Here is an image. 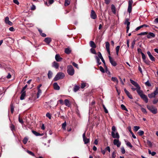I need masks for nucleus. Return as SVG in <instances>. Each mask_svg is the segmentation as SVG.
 Segmentation results:
<instances>
[{"label": "nucleus", "mask_w": 158, "mask_h": 158, "mask_svg": "<svg viewBox=\"0 0 158 158\" xmlns=\"http://www.w3.org/2000/svg\"><path fill=\"white\" fill-rule=\"evenodd\" d=\"M140 87L137 89V92L141 98L146 103H147L148 102V98L146 95L143 94V91L140 90Z\"/></svg>", "instance_id": "nucleus-1"}, {"label": "nucleus", "mask_w": 158, "mask_h": 158, "mask_svg": "<svg viewBox=\"0 0 158 158\" xmlns=\"http://www.w3.org/2000/svg\"><path fill=\"white\" fill-rule=\"evenodd\" d=\"M112 131L111 132V135L112 137L114 138L118 139L119 138V136L118 133L117 132L115 134L116 131V128L115 127L113 126L112 128Z\"/></svg>", "instance_id": "nucleus-2"}, {"label": "nucleus", "mask_w": 158, "mask_h": 158, "mask_svg": "<svg viewBox=\"0 0 158 158\" xmlns=\"http://www.w3.org/2000/svg\"><path fill=\"white\" fill-rule=\"evenodd\" d=\"M65 76L64 73L60 72L58 73L54 78V80L56 81L59 80L63 79Z\"/></svg>", "instance_id": "nucleus-3"}, {"label": "nucleus", "mask_w": 158, "mask_h": 158, "mask_svg": "<svg viewBox=\"0 0 158 158\" xmlns=\"http://www.w3.org/2000/svg\"><path fill=\"white\" fill-rule=\"evenodd\" d=\"M67 72L68 74L70 76L73 75L75 73L73 67L71 65H69L67 66Z\"/></svg>", "instance_id": "nucleus-4"}, {"label": "nucleus", "mask_w": 158, "mask_h": 158, "mask_svg": "<svg viewBox=\"0 0 158 158\" xmlns=\"http://www.w3.org/2000/svg\"><path fill=\"white\" fill-rule=\"evenodd\" d=\"M147 108L152 113L156 114L157 112L156 108L153 106H147Z\"/></svg>", "instance_id": "nucleus-5"}, {"label": "nucleus", "mask_w": 158, "mask_h": 158, "mask_svg": "<svg viewBox=\"0 0 158 158\" xmlns=\"http://www.w3.org/2000/svg\"><path fill=\"white\" fill-rule=\"evenodd\" d=\"M133 3L132 0H130L128 1V6L127 9L128 12L130 13L132 10V5Z\"/></svg>", "instance_id": "nucleus-6"}, {"label": "nucleus", "mask_w": 158, "mask_h": 158, "mask_svg": "<svg viewBox=\"0 0 158 158\" xmlns=\"http://www.w3.org/2000/svg\"><path fill=\"white\" fill-rule=\"evenodd\" d=\"M90 15V17L94 19H95L97 18V15H96L94 11L93 10H91Z\"/></svg>", "instance_id": "nucleus-7"}, {"label": "nucleus", "mask_w": 158, "mask_h": 158, "mask_svg": "<svg viewBox=\"0 0 158 158\" xmlns=\"http://www.w3.org/2000/svg\"><path fill=\"white\" fill-rule=\"evenodd\" d=\"M108 57L110 62L112 65L114 66H115L117 65V63L110 56H109Z\"/></svg>", "instance_id": "nucleus-8"}, {"label": "nucleus", "mask_w": 158, "mask_h": 158, "mask_svg": "<svg viewBox=\"0 0 158 158\" xmlns=\"http://www.w3.org/2000/svg\"><path fill=\"white\" fill-rule=\"evenodd\" d=\"M113 143L114 145H116L118 147H119L121 144V143L118 139H114L113 141Z\"/></svg>", "instance_id": "nucleus-9"}, {"label": "nucleus", "mask_w": 158, "mask_h": 158, "mask_svg": "<svg viewBox=\"0 0 158 158\" xmlns=\"http://www.w3.org/2000/svg\"><path fill=\"white\" fill-rule=\"evenodd\" d=\"M106 48L107 52L109 55H110V44L108 42L105 43Z\"/></svg>", "instance_id": "nucleus-10"}, {"label": "nucleus", "mask_w": 158, "mask_h": 158, "mask_svg": "<svg viewBox=\"0 0 158 158\" xmlns=\"http://www.w3.org/2000/svg\"><path fill=\"white\" fill-rule=\"evenodd\" d=\"M130 81L131 83L133 85L135 86L137 88V89L140 87L139 84L137 83V82H135V81L132 80V79H130Z\"/></svg>", "instance_id": "nucleus-11"}, {"label": "nucleus", "mask_w": 158, "mask_h": 158, "mask_svg": "<svg viewBox=\"0 0 158 158\" xmlns=\"http://www.w3.org/2000/svg\"><path fill=\"white\" fill-rule=\"evenodd\" d=\"M147 53L149 57L150 58V60L152 61H155V58L151 54V52L149 51H148L147 52Z\"/></svg>", "instance_id": "nucleus-12"}, {"label": "nucleus", "mask_w": 158, "mask_h": 158, "mask_svg": "<svg viewBox=\"0 0 158 158\" xmlns=\"http://www.w3.org/2000/svg\"><path fill=\"white\" fill-rule=\"evenodd\" d=\"M155 36V35L154 33L150 32L148 34L147 37L148 39H150L154 37Z\"/></svg>", "instance_id": "nucleus-13"}, {"label": "nucleus", "mask_w": 158, "mask_h": 158, "mask_svg": "<svg viewBox=\"0 0 158 158\" xmlns=\"http://www.w3.org/2000/svg\"><path fill=\"white\" fill-rule=\"evenodd\" d=\"M55 58L56 60L58 62L61 61L62 60V58L58 54H57L56 55Z\"/></svg>", "instance_id": "nucleus-14"}, {"label": "nucleus", "mask_w": 158, "mask_h": 158, "mask_svg": "<svg viewBox=\"0 0 158 158\" xmlns=\"http://www.w3.org/2000/svg\"><path fill=\"white\" fill-rule=\"evenodd\" d=\"M124 91L125 93L126 94V95L128 97V98L131 99H133V97L132 96L131 94L130 93L125 89V88L124 89Z\"/></svg>", "instance_id": "nucleus-15"}, {"label": "nucleus", "mask_w": 158, "mask_h": 158, "mask_svg": "<svg viewBox=\"0 0 158 158\" xmlns=\"http://www.w3.org/2000/svg\"><path fill=\"white\" fill-rule=\"evenodd\" d=\"M64 103L66 106L69 107L70 106V103L69 100L67 99H66L64 101Z\"/></svg>", "instance_id": "nucleus-16"}, {"label": "nucleus", "mask_w": 158, "mask_h": 158, "mask_svg": "<svg viewBox=\"0 0 158 158\" xmlns=\"http://www.w3.org/2000/svg\"><path fill=\"white\" fill-rule=\"evenodd\" d=\"M53 85L54 86V88L56 90H59L60 89V87L58 85L57 83L55 82L54 83Z\"/></svg>", "instance_id": "nucleus-17"}, {"label": "nucleus", "mask_w": 158, "mask_h": 158, "mask_svg": "<svg viewBox=\"0 0 158 158\" xmlns=\"http://www.w3.org/2000/svg\"><path fill=\"white\" fill-rule=\"evenodd\" d=\"M44 41L47 44H49L52 41V40L50 38L47 37L45 38Z\"/></svg>", "instance_id": "nucleus-18"}, {"label": "nucleus", "mask_w": 158, "mask_h": 158, "mask_svg": "<svg viewBox=\"0 0 158 158\" xmlns=\"http://www.w3.org/2000/svg\"><path fill=\"white\" fill-rule=\"evenodd\" d=\"M52 66L56 69H57L59 68V65L58 63L55 61H54L52 63Z\"/></svg>", "instance_id": "nucleus-19"}, {"label": "nucleus", "mask_w": 158, "mask_h": 158, "mask_svg": "<svg viewBox=\"0 0 158 158\" xmlns=\"http://www.w3.org/2000/svg\"><path fill=\"white\" fill-rule=\"evenodd\" d=\"M89 44L90 46L92 48H95L96 47V45L94 41H91L89 42Z\"/></svg>", "instance_id": "nucleus-20"}, {"label": "nucleus", "mask_w": 158, "mask_h": 158, "mask_svg": "<svg viewBox=\"0 0 158 158\" xmlns=\"http://www.w3.org/2000/svg\"><path fill=\"white\" fill-rule=\"evenodd\" d=\"M23 93L21 94L20 97V99L21 100H23L24 99L26 95V93L25 91H24L23 92H22Z\"/></svg>", "instance_id": "nucleus-21"}, {"label": "nucleus", "mask_w": 158, "mask_h": 158, "mask_svg": "<svg viewBox=\"0 0 158 158\" xmlns=\"http://www.w3.org/2000/svg\"><path fill=\"white\" fill-rule=\"evenodd\" d=\"M52 74L53 73L51 71L49 70L48 74V77L49 79H51L52 77Z\"/></svg>", "instance_id": "nucleus-22"}, {"label": "nucleus", "mask_w": 158, "mask_h": 158, "mask_svg": "<svg viewBox=\"0 0 158 158\" xmlns=\"http://www.w3.org/2000/svg\"><path fill=\"white\" fill-rule=\"evenodd\" d=\"M79 88L80 87L79 86L76 85L74 87L73 90L74 92H76L79 90Z\"/></svg>", "instance_id": "nucleus-23"}, {"label": "nucleus", "mask_w": 158, "mask_h": 158, "mask_svg": "<svg viewBox=\"0 0 158 158\" xmlns=\"http://www.w3.org/2000/svg\"><path fill=\"white\" fill-rule=\"evenodd\" d=\"M148 96L149 98H155L156 96L153 92L151 94H148Z\"/></svg>", "instance_id": "nucleus-24"}, {"label": "nucleus", "mask_w": 158, "mask_h": 158, "mask_svg": "<svg viewBox=\"0 0 158 158\" xmlns=\"http://www.w3.org/2000/svg\"><path fill=\"white\" fill-rule=\"evenodd\" d=\"M126 144L127 146L129 147L130 148H131L133 146L131 144V143L129 141H126Z\"/></svg>", "instance_id": "nucleus-25"}, {"label": "nucleus", "mask_w": 158, "mask_h": 158, "mask_svg": "<svg viewBox=\"0 0 158 158\" xmlns=\"http://www.w3.org/2000/svg\"><path fill=\"white\" fill-rule=\"evenodd\" d=\"M124 23L125 24H126L127 26L130 25V23L129 22V19L128 18L126 19Z\"/></svg>", "instance_id": "nucleus-26"}, {"label": "nucleus", "mask_w": 158, "mask_h": 158, "mask_svg": "<svg viewBox=\"0 0 158 158\" xmlns=\"http://www.w3.org/2000/svg\"><path fill=\"white\" fill-rule=\"evenodd\" d=\"M95 58L97 60V62L98 64V65H100L101 64V62H100V59L97 56H95Z\"/></svg>", "instance_id": "nucleus-27"}, {"label": "nucleus", "mask_w": 158, "mask_h": 158, "mask_svg": "<svg viewBox=\"0 0 158 158\" xmlns=\"http://www.w3.org/2000/svg\"><path fill=\"white\" fill-rule=\"evenodd\" d=\"M64 52L66 53L69 54L70 53L71 50L69 48H67L65 49Z\"/></svg>", "instance_id": "nucleus-28"}, {"label": "nucleus", "mask_w": 158, "mask_h": 158, "mask_svg": "<svg viewBox=\"0 0 158 158\" xmlns=\"http://www.w3.org/2000/svg\"><path fill=\"white\" fill-rule=\"evenodd\" d=\"M41 90L40 89H38V92L37 94V98H38L39 97L40 95L41 94Z\"/></svg>", "instance_id": "nucleus-29"}, {"label": "nucleus", "mask_w": 158, "mask_h": 158, "mask_svg": "<svg viewBox=\"0 0 158 158\" xmlns=\"http://www.w3.org/2000/svg\"><path fill=\"white\" fill-rule=\"evenodd\" d=\"M111 9L113 13H115V11H116L115 7L114 6L113 4H112L111 6Z\"/></svg>", "instance_id": "nucleus-30"}, {"label": "nucleus", "mask_w": 158, "mask_h": 158, "mask_svg": "<svg viewBox=\"0 0 158 158\" xmlns=\"http://www.w3.org/2000/svg\"><path fill=\"white\" fill-rule=\"evenodd\" d=\"M70 3V0H65L64 5L66 6H68Z\"/></svg>", "instance_id": "nucleus-31"}, {"label": "nucleus", "mask_w": 158, "mask_h": 158, "mask_svg": "<svg viewBox=\"0 0 158 158\" xmlns=\"http://www.w3.org/2000/svg\"><path fill=\"white\" fill-rule=\"evenodd\" d=\"M121 109L123 110H125L127 111H128V110L127 108H126V106L123 104H122L121 105Z\"/></svg>", "instance_id": "nucleus-32"}, {"label": "nucleus", "mask_w": 158, "mask_h": 158, "mask_svg": "<svg viewBox=\"0 0 158 158\" xmlns=\"http://www.w3.org/2000/svg\"><path fill=\"white\" fill-rule=\"evenodd\" d=\"M111 80L113 81L116 82L117 83H118V82L117 78L116 77H112L111 78Z\"/></svg>", "instance_id": "nucleus-33"}, {"label": "nucleus", "mask_w": 158, "mask_h": 158, "mask_svg": "<svg viewBox=\"0 0 158 158\" xmlns=\"http://www.w3.org/2000/svg\"><path fill=\"white\" fill-rule=\"evenodd\" d=\"M28 140V139L26 137H25L24 138V139H23V143L24 144H26L27 143Z\"/></svg>", "instance_id": "nucleus-34"}, {"label": "nucleus", "mask_w": 158, "mask_h": 158, "mask_svg": "<svg viewBox=\"0 0 158 158\" xmlns=\"http://www.w3.org/2000/svg\"><path fill=\"white\" fill-rule=\"evenodd\" d=\"M83 140L85 144H87L89 142V139H87L86 138L83 139Z\"/></svg>", "instance_id": "nucleus-35"}, {"label": "nucleus", "mask_w": 158, "mask_h": 158, "mask_svg": "<svg viewBox=\"0 0 158 158\" xmlns=\"http://www.w3.org/2000/svg\"><path fill=\"white\" fill-rule=\"evenodd\" d=\"M156 90L153 92L155 96L158 94V87H155Z\"/></svg>", "instance_id": "nucleus-36"}, {"label": "nucleus", "mask_w": 158, "mask_h": 158, "mask_svg": "<svg viewBox=\"0 0 158 158\" xmlns=\"http://www.w3.org/2000/svg\"><path fill=\"white\" fill-rule=\"evenodd\" d=\"M148 153L150 154H151L152 156H154L156 154V152H151V151L148 149Z\"/></svg>", "instance_id": "nucleus-37"}, {"label": "nucleus", "mask_w": 158, "mask_h": 158, "mask_svg": "<svg viewBox=\"0 0 158 158\" xmlns=\"http://www.w3.org/2000/svg\"><path fill=\"white\" fill-rule=\"evenodd\" d=\"M10 110L11 113H13L14 111V106L12 104H11L10 105Z\"/></svg>", "instance_id": "nucleus-38"}, {"label": "nucleus", "mask_w": 158, "mask_h": 158, "mask_svg": "<svg viewBox=\"0 0 158 158\" xmlns=\"http://www.w3.org/2000/svg\"><path fill=\"white\" fill-rule=\"evenodd\" d=\"M120 48V46H118L116 48V53L117 56L118 55L119 50Z\"/></svg>", "instance_id": "nucleus-39"}, {"label": "nucleus", "mask_w": 158, "mask_h": 158, "mask_svg": "<svg viewBox=\"0 0 158 158\" xmlns=\"http://www.w3.org/2000/svg\"><path fill=\"white\" fill-rule=\"evenodd\" d=\"M10 128L12 131L15 130V126L13 124H11L10 126Z\"/></svg>", "instance_id": "nucleus-40"}, {"label": "nucleus", "mask_w": 158, "mask_h": 158, "mask_svg": "<svg viewBox=\"0 0 158 158\" xmlns=\"http://www.w3.org/2000/svg\"><path fill=\"white\" fill-rule=\"evenodd\" d=\"M32 132L34 135H35L36 136H39V135H40L39 133L35 131L32 130Z\"/></svg>", "instance_id": "nucleus-41"}, {"label": "nucleus", "mask_w": 158, "mask_h": 158, "mask_svg": "<svg viewBox=\"0 0 158 158\" xmlns=\"http://www.w3.org/2000/svg\"><path fill=\"white\" fill-rule=\"evenodd\" d=\"M66 125V122H65L62 125V128L64 129H65V127Z\"/></svg>", "instance_id": "nucleus-42"}, {"label": "nucleus", "mask_w": 158, "mask_h": 158, "mask_svg": "<svg viewBox=\"0 0 158 158\" xmlns=\"http://www.w3.org/2000/svg\"><path fill=\"white\" fill-rule=\"evenodd\" d=\"M90 50L91 52L92 53H93V54H96V52L95 50L93 48H91L90 49Z\"/></svg>", "instance_id": "nucleus-43"}, {"label": "nucleus", "mask_w": 158, "mask_h": 158, "mask_svg": "<svg viewBox=\"0 0 158 158\" xmlns=\"http://www.w3.org/2000/svg\"><path fill=\"white\" fill-rule=\"evenodd\" d=\"M121 152L123 154H124L125 153V150L123 147H122L121 148Z\"/></svg>", "instance_id": "nucleus-44"}, {"label": "nucleus", "mask_w": 158, "mask_h": 158, "mask_svg": "<svg viewBox=\"0 0 158 158\" xmlns=\"http://www.w3.org/2000/svg\"><path fill=\"white\" fill-rule=\"evenodd\" d=\"M139 128L140 127L139 126H135L134 127V130L135 131H137Z\"/></svg>", "instance_id": "nucleus-45"}, {"label": "nucleus", "mask_w": 158, "mask_h": 158, "mask_svg": "<svg viewBox=\"0 0 158 158\" xmlns=\"http://www.w3.org/2000/svg\"><path fill=\"white\" fill-rule=\"evenodd\" d=\"M144 131L142 130H139L138 132V134L140 136L144 134Z\"/></svg>", "instance_id": "nucleus-46"}, {"label": "nucleus", "mask_w": 158, "mask_h": 158, "mask_svg": "<svg viewBox=\"0 0 158 158\" xmlns=\"http://www.w3.org/2000/svg\"><path fill=\"white\" fill-rule=\"evenodd\" d=\"M147 143L150 147H151L152 146V143L149 140H147Z\"/></svg>", "instance_id": "nucleus-47"}, {"label": "nucleus", "mask_w": 158, "mask_h": 158, "mask_svg": "<svg viewBox=\"0 0 158 158\" xmlns=\"http://www.w3.org/2000/svg\"><path fill=\"white\" fill-rule=\"evenodd\" d=\"M135 40H134L132 42L131 45V48L132 49H133L134 47V45L135 44Z\"/></svg>", "instance_id": "nucleus-48"}, {"label": "nucleus", "mask_w": 158, "mask_h": 158, "mask_svg": "<svg viewBox=\"0 0 158 158\" xmlns=\"http://www.w3.org/2000/svg\"><path fill=\"white\" fill-rule=\"evenodd\" d=\"M143 61L148 65L150 64V61L148 60H146V59L143 60Z\"/></svg>", "instance_id": "nucleus-49"}, {"label": "nucleus", "mask_w": 158, "mask_h": 158, "mask_svg": "<svg viewBox=\"0 0 158 158\" xmlns=\"http://www.w3.org/2000/svg\"><path fill=\"white\" fill-rule=\"evenodd\" d=\"M148 34V32H141L140 33H139L137 35H145Z\"/></svg>", "instance_id": "nucleus-50"}, {"label": "nucleus", "mask_w": 158, "mask_h": 158, "mask_svg": "<svg viewBox=\"0 0 158 158\" xmlns=\"http://www.w3.org/2000/svg\"><path fill=\"white\" fill-rule=\"evenodd\" d=\"M99 69L100 70L102 73H105V70L104 69L102 66H100L99 67Z\"/></svg>", "instance_id": "nucleus-51"}, {"label": "nucleus", "mask_w": 158, "mask_h": 158, "mask_svg": "<svg viewBox=\"0 0 158 158\" xmlns=\"http://www.w3.org/2000/svg\"><path fill=\"white\" fill-rule=\"evenodd\" d=\"M98 57L99 59H101V58L103 57L102 56V55L101 54V52H98Z\"/></svg>", "instance_id": "nucleus-52"}, {"label": "nucleus", "mask_w": 158, "mask_h": 158, "mask_svg": "<svg viewBox=\"0 0 158 158\" xmlns=\"http://www.w3.org/2000/svg\"><path fill=\"white\" fill-rule=\"evenodd\" d=\"M145 84L146 85H147V86L149 87L151 86V84H150V83L148 81L146 82Z\"/></svg>", "instance_id": "nucleus-53"}, {"label": "nucleus", "mask_w": 158, "mask_h": 158, "mask_svg": "<svg viewBox=\"0 0 158 158\" xmlns=\"http://www.w3.org/2000/svg\"><path fill=\"white\" fill-rule=\"evenodd\" d=\"M46 116L48 117L49 119H51V115L49 113H47L46 114Z\"/></svg>", "instance_id": "nucleus-54"}, {"label": "nucleus", "mask_w": 158, "mask_h": 158, "mask_svg": "<svg viewBox=\"0 0 158 158\" xmlns=\"http://www.w3.org/2000/svg\"><path fill=\"white\" fill-rule=\"evenodd\" d=\"M27 152L30 155L33 156H35V155L34 154V153H33L32 152H31L30 151H29V150H27Z\"/></svg>", "instance_id": "nucleus-55"}, {"label": "nucleus", "mask_w": 158, "mask_h": 158, "mask_svg": "<svg viewBox=\"0 0 158 158\" xmlns=\"http://www.w3.org/2000/svg\"><path fill=\"white\" fill-rule=\"evenodd\" d=\"M103 107L104 109V111L106 113H108V111L106 108V107L105 106V105H103Z\"/></svg>", "instance_id": "nucleus-56"}, {"label": "nucleus", "mask_w": 158, "mask_h": 158, "mask_svg": "<svg viewBox=\"0 0 158 158\" xmlns=\"http://www.w3.org/2000/svg\"><path fill=\"white\" fill-rule=\"evenodd\" d=\"M141 55L142 56V59H143V60L145 59H146V57L145 54L142 52H141Z\"/></svg>", "instance_id": "nucleus-57"}, {"label": "nucleus", "mask_w": 158, "mask_h": 158, "mask_svg": "<svg viewBox=\"0 0 158 158\" xmlns=\"http://www.w3.org/2000/svg\"><path fill=\"white\" fill-rule=\"evenodd\" d=\"M73 65L75 67H76L77 69H78V65L76 63H75L73 62L72 63Z\"/></svg>", "instance_id": "nucleus-58"}, {"label": "nucleus", "mask_w": 158, "mask_h": 158, "mask_svg": "<svg viewBox=\"0 0 158 158\" xmlns=\"http://www.w3.org/2000/svg\"><path fill=\"white\" fill-rule=\"evenodd\" d=\"M86 83H82L81 84V88H84L86 86Z\"/></svg>", "instance_id": "nucleus-59"}, {"label": "nucleus", "mask_w": 158, "mask_h": 158, "mask_svg": "<svg viewBox=\"0 0 158 158\" xmlns=\"http://www.w3.org/2000/svg\"><path fill=\"white\" fill-rule=\"evenodd\" d=\"M141 110L144 113H147V112L146 109H145V108H143V107L141 108Z\"/></svg>", "instance_id": "nucleus-60"}, {"label": "nucleus", "mask_w": 158, "mask_h": 158, "mask_svg": "<svg viewBox=\"0 0 158 158\" xmlns=\"http://www.w3.org/2000/svg\"><path fill=\"white\" fill-rule=\"evenodd\" d=\"M9 21V17H6L5 19V23L6 24Z\"/></svg>", "instance_id": "nucleus-61"}, {"label": "nucleus", "mask_w": 158, "mask_h": 158, "mask_svg": "<svg viewBox=\"0 0 158 158\" xmlns=\"http://www.w3.org/2000/svg\"><path fill=\"white\" fill-rule=\"evenodd\" d=\"M36 7L35 5H32L31 8V10H34L35 9Z\"/></svg>", "instance_id": "nucleus-62"}, {"label": "nucleus", "mask_w": 158, "mask_h": 158, "mask_svg": "<svg viewBox=\"0 0 158 158\" xmlns=\"http://www.w3.org/2000/svg\"><path fill=\"white\" fill-rule=\"evenodd\" d=\"M116 156V153L114 152H113L112 154V158H115Z\"/></svg>", "instance_id": "nucleus-63"}, {"label": "nucleus", "mask_w": 158, "mask_h": 158, "mask_svg": "<svg viewBox=\"0 0 158 158\" xmlns=\"http://www.w3.org/2000/svg\"><path fill=\"white\" fill-rule=\"evenodd\" d=\"M158 102V99H154L153 101V103L154 104H156Z\"/></svg>", "instance_id": "nucleus-64"}]
</instances>
